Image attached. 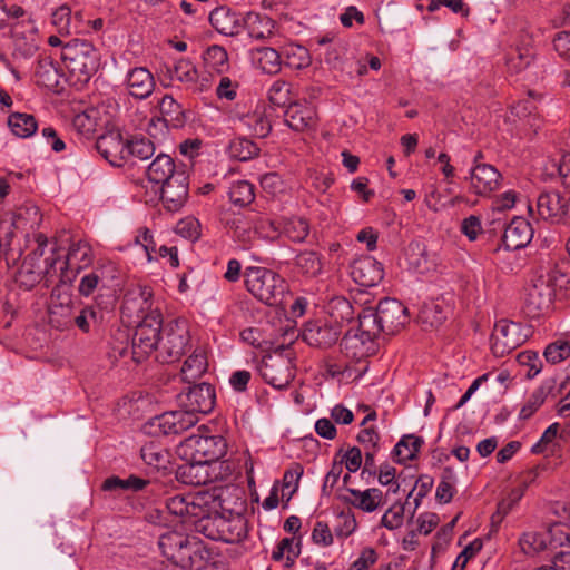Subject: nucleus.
I'll use <instances>...</instances> for the list:
<instances>
[{"mask_svg":"<svg viewBox=\"0 0 570 570\" xmlns=\"http://www.w3.org/2000/svg\"><path fill=\"white\" fill-rule=\"evenodd\" d=\"M216 402V393L208 383L196 384L186 393L185 405L187 410L168 411L149 420V433L163 435H177L191 428L198 421V413H209Z\"/></svg>","mask_w":570,"mask_h":570,"instance_id":"obj_1","label":"nucleus"},{"mask_svg":"<svg viewBox=\"0 0 570 570\" xmlns=\"http://www.w3.org/2000/svg\"><path fill=\"white\" fill-rule=\"evenodd\" d=\"M136 330L130 335L127 328H119L112 336L110 356L121 358L131 356L136 363L142 362L155 348L159 347L163 317L159 311H151L137 321Z\"/></svg>","mask_w":570,"mask_h":570,"instance_id":"obj_2","label":"nucleus"},{"mask_svg":"<svg viewBox=\"0 0 570 570\" xmlns=\"http://www.w3.org/2000/svg\"><path fill=\"white\" fill-rule=\"evenodd\" d=\"M356 304L360 307L365 305L357 313L366 340L377 337L382 332L394 334L409 321L407 308L395 298H383L376 305H368L367 299H361Z\"/></svg>","mask_w":570,"mask_h":570,"instance_id":"obj_3","label":"nucleus"},{"mask_svg":"<svg viewBox=\"0 0 570 570\" xmlns=\"http://www.w3.org/2000/svg\"><path fill=\"white\" fill-rule=\"evenodd\" d=\"M227 444L222 435H202L195 434L185 439L179 451L190 464L185 468L188 474L195 479L189 480L190 483L205 484L209 481L206 474L199 475L200 470L207 464L218 461L226 454Z\"/></svg>","mask_w":570,"mask_h":570,"instance_id":"obj_4","label":"nucleus"},{"mask_svg":"<svg viewBox=\"0 0 570 570\" xmlns=\"http://www.w3.org/2000/svg\"><path fill=\"white\" fill-rule=\"evenodd\" d=\"M243 276L246 289L256 299L269 306L283 303L288 286L279 274L262 266H247Z\"/></svg>","mask_w":570,"mask_h":570,"instance_id":"obj_5","label":"nucleus"},{"mask_svg":"<svg viewBox=\"0 0 570 570\" xmlns=\"http://www.w3.org/2000/svg\"><path fill=\"white\" fill-rule=\"evenodd\" d=\"M62 60L78 81L86 82L98 70L100 56L88 41L75 39L62 48Z\"/></svg>","mask_w":570,"mask_h":570,"instance_id":"obj_6","label":"nucleus"},{"mask_svg":"<svg viewBox=\"0 0 570 570\" xmlns=\"http://www.w3.org/2000/svg\"><path fill=\"white\" fill-rule=\"evenodd\" d=\"M158 546L164 557L184 569H193L199 557V548L195 539H189L186 534L177 531L163 533L159 537Z\"/></svg>","mask_w":570,"mask_h":570,"instance_id":"obj_7","label":"nucleus"},{"mask_svg":"<svg viewBox=\"0 0 570 570\" xmlns=\"http://www.w3.org/2000/svg\"><path fill=\"white\" fill-rule=\"evenodd\" d=\"M258 371L264 382L272 387L286 389L295 377L293 353L282 350L264 356Z\"/></svg>","mask_w":570,"mask_h":570,"instance_id":"obj_8","label":"nucleus"},{"mask_svg":"<svg viewBox=\"0 0 570 570\" xmlns=\"http://www.w3.org/2000/svg\"><path fill=\"white\" fill-rule=\"evenodd\" d=\"M190 342L188 323L183 318L167 322L161 330L158 357L163 362H174L180 358Z\"/></svg>","mask_w":570,"mask_h":570,"instance_id":"obj_9","label":"nucleus"},{"mask_svg":"<svg viewBox=\"0 0 570 570\" xmlns=\"http://www.w3.org/2000/svg\"><path fill=\"white\" fill-rule=\"evenodd\" d=\"M207 497L197 494H175L165 498V507L167 511L179 518L181 522H206L204 529L208 527L210 520L207 518L209 510L207 509Z\"/></svg>","mask_w":570,"mask_h":570,"instance_id":"obj_10","label":"nucleus"},{"mask_svg":"<svg viewBox=\"0 0 570 570\" xmlns=\"http://www.w3.org/2000/svg\"><path fill=\"white\" fill-rule=\"evenodd\" d=\"M11 46L14 58L29 59L38 50L40 38L38 27L31 19L16 21L10 26Z\"/></svg>","mask_w":570,"mask_h":570,"instance_id":"obj_11","label":"nucleus"},{"mask_svg":"<svg viewBox=\"0 0 570 570\" xmlns=\"http://www.w3.org/2000/svg\"><path fill=\"white\" fill-rule=\"evenodd\" d=\"M151 298L153 293L149 287L141 285L130 287L124 296L121 317L129 323H136L151 311H158L153 308Z\"/></svg>","mask_w":570,"mask_h":570,"instance_id":"obj_12","label":"nucleus"},{"mask_svg":"<svg viewBox=\"0 0 570 570\" xmlns=\"http://www.w3.org/2000/svg\"><path fill=\"white\" fill-rule=\"evenodd\" d=\"M552 298V287L547 281L539 278L525 288L523 309L529 317L538 318L550 309Z\"/></svg>","mask_w":570,"mask_h":570,"instance_id":"obj_13","label":"nucleus"},{"mask_svg":"<svg viewBox=\"0 0 570 570\" xmlns=\"http://www.w3.org/2000/svg\"><path fill=\"white\" fill-rule=\"evenodd\" d=\"M188 170H180L173 180L160 185V199L166 210L176 213L184 207L188 198Z\"/></svg>","mask_w":570,"mask_h":570,"instance_id":"obj_14","label":"nucleus"},{"mask_svg":"<svg viewBox=\"0 0 570 570\" xmlns=\"http://www.w3.org/2000/svg\"><path fill=\"white\" fill-rule=\"evenodd\" d=\"M233 121L238 129L253 137L265 138L272 130V124L264 106L257 105L247 112L236 111L233 115Z\"/></svg>","mask_w":570,"mask_h":570,"instance_id":"obj_15","label":"nucleus"},{"mask_svg":"<svg viewBox=\"0 0 570 570\" xmlns=\"http://www.w3.org/2000/svg\"><path fill=\"white\" fill-rule=\"evenodd\" d=\"M567 200L557 190L543 191L537 199L540 218L552 224H566Z\"/></svg>","mask_w":570,"mask_h":570,"instance_id":"obj_16","label":"nucleus"},{"mask_svg":"<svg viewBox=\"0 0 570 570\" xmlns=\"http://www.w3.org/2000/svg\"><path fill=\"white\" fill-rule=\"evenodd\" d=\"M532 237L533 230L530 223L523 217L515 216L505 227L501 243L504 244L507 252H518L523 249Z\"/></svg>","mask_w":570,"mask_h":570,"instance_id":"obj_17","label":"nucleus"},{"mask_svg":"<svg viewBox=\"0 0 570 570\" xmlns=\"http://www.w3.org/2000/svg\"><path fill=\"white\" fill-rule=\"evenodd\" d=\"M125 86L130 97L137 100H145L153 95L156 81L147 68L134 67L126 73Z\"/></svg>","mask_w":570,"mask_h":570,"instance_id":"obj_18","label":"nucleus"},{"mask_svg":"<svg viewBox=\"0 0 570 570\" xmlns=\"http://www.w3.org/2000/svg\"><path fill=\"white\" fill-rule=\"evenodd\" d=\"M92 253L91 247L86 242L73 243L66 256V261L60 263L61 282L71 283L73 276H69L70 272L79 273L91 264Z\"/></svg>","mask_w":570,"mask_h":570,"instance_id":"obj_19","label":"nucleus"},{"mask_svg":"<svg viewBox=\"0 0 570 570\" xmlns=\"http://www.w3.org/2000/svg\"><path fill=\"white\" fill-rule=\"evenodd\" d=\"M98 153L112 166L120 167L128 160L127 140L119 134L102 135L96 142Z\"/></svg>","mask_w":570,"mask_h":570,"instance_id":"obj_20","label":"nucleus"},{"mask_svg":"<svg viewBox=\"0 0 570 570\" xmlns=\"http://www.w3.org/2000/svg\"><path fill=\"white\" fill-rule=\"evenodd\" d=\"M217 527V534L207 533L206 535L213 540H220L224 542H238L246 537L247 523L240 512L235 513L232 519L226 520L224 517L214 519Z\"/></svg>","mask_w":570,"mask_h":570,"instance_id":"obj_21","label":"nucleus"},{"mask_svg":"<svg viewBox=\"0 0 570 570\" xmlns=\"http://www.w3.org/2000/svg\"><path fill=\"white\" fill-rule=\"evenodd\" d=\"M353 279L361 286L372 287L377 285L384 277V269L380 262L366 256L356 259L351 267Z\"/></svg>","mask_w":570,"mask_h":570,"instance_id":"obj_22","label":"nucleus"},{"mask_svg":"<svg viewBox=\"0 0 570 570\" xmlns=\"http://www.w3.org/2000/svg\"><path fill=\"white\" fill-rule=\"evenodd\" d=\"M336 326L322 321L308 322L303 330V340L311 346L328 347L338 340Z\"/></svg>","mask_w":570,"mask_h":570,"instance_id":"obj_23","label":"nucleus"},{"mask_svg":"<svg viewBox=\"0 0 570 570\" xmlns=\"http://www.w3.org/2000/svg\"><path fill=\"white\" fill-rule=\"evenodd\" d=\"M180 170H187L186 166L181 164L177 165L171 156L160 153L148 165L146 173L149 181L163 185L173 180L174 175L178 174Z\"/></svg>","mask_w":570,"mask_h":570,"instance_id":"obj_24","label":"nucleus"},{"mask_svg":"<svg viewBox=\"0 0 570 570\" xmlns=\"http://www.w3.org/2000/svg\"><path fill=\"white\" fill-rule=\"evenodd\" d=\"M285 122L295 131H304L316 125V111L313 106L289 102L285 111Z\"/></svg>","mask_w":570,"mask_h":570,"instance_id":"obj_25","label":"nucleus"},{"mask_svg":"<svg viewBox=\"0 0 570 570\" xmlns=\"http://www.w3.org/2000/svg\"><path fill=\"white\" fill-rule=\"evenodd\" d=\"M159 111L161 114L160 118L157 120L151 119L149 124L148 131L150 135L153 134L151 128L156 127L158 124L164 127H181L185 122L184 110L181 106L170 95H165L159 104Z\"/></svg>","mask_w":570,"mask_h":570,"instance_id":"obj_26","label":"nucleus"},{"mask_svg":"<svg viewBox=\"0 0 570 570\" xmlns=\"http://www.w3.org/2000/svg\"><path fill=\"white\" fill-rule=\"evenodd\" d=\"M358 326L356 330L348 331L341 341V347L347 355L355 358L366 356L373 350V341L376 337L366 340V334L361 327V316L357 313Z\"/></svg>","mask_w":570,"mask_h":570,"instance_id":"obj_27","label":"nucleus"},{"mask_svg":"<svg viewBox=\"0 0 570 570\" xmlns=\"http://www.w3.org/2000/svg\"><path fill=\"white\" fill-rule=\"evenodd\" d=\"M52 255L43 259V268L36 267L26 262L22 263L18 274V282L27 289L36 286L45 276H51L56 273L57 257L55 256V248L51 249Z\"/></svg>","mask_w":570,"mask_h":570,"instance_id":"obj_28","label":"nucleus"},{"mask_svg":"<svg viewBox=\"0 0 570 570\" xmlns=\"http://www.w3.org/2000/svg\"><path fill=\"white\" fill-rule=\"evenodd\" d=\"M243 18L228 8L218 7L210 12L209 22L219 33L236 36L243 30Z\"/></svg>","mask_w":570,"mask_h":570,"instance_id":"obj_29","label":"nucleus"},{"mask_svg":"<svg viewBox=\"0 0 570 570\" xmlns=\"http://www.w3.org/2000/svg\"><path fill=\"white\" fill-rule=\"evenodd\" d=\"M514 364L529 367L528 372L525 373V376L528 379H533L534 376H537L542 368V363L537 352H519L515 355L509 357L503 363H501V383L509 379V368L512 367Z\"/></svg>","mask_w":570,"mask_h":570,"instance_id":"obj_30","label":"nucleus"},{"mask_svg":"<svg viewBox=\"0 0 570 570\" xmlns=\"http://www.w3.org/2000/svg\"><path fill=\"white\" fill-rule=\"evenodd\" d=\"M538 471L529 470L517 478L508 492L507 498L501 500V520L511 512L524 494L525 489L535 481Z\"/></svg>","mask_w":570,"mask_h":570,"instance_id":"obj_31","label":"nucleus"},{"mask_svg":"<svg viewBox=\"0 0 570 570\" xmlns=\"http://www.w3.org/2000/svg\"><path fill=\"white\" fill-rule=\"evenodd\" d=\"M499 184V174L493 166L476 165L471 171V187L479 195H488L495 190Z\"/></svg>","mask_w":570,"mask_h":570,"instance_id":"obj_32","label":"nucleus"},{"mask_svg":"<svg viewBox=\"0 0 570 570\" xmlns=\"http://www.w3.org/2000/svg\"><path fill=\"white\" fill-rule=\"evenodd\" d=\"M346 492L350 497H345V501L364 512L375 511L383 500V493L377 488H371L364 491L348 488Z\"/></svg>","mask_w":570,"mask_h":570,"instance_id":"obj_33","label":"nucleus"},{"mask_svg":"<svg viewBox=\"0 0 570 570\" xmlns=\"http://www.w3.org/2000/svg\"><path fill=\"white\" fill-rule=\"evenodd\" d=\"M244 28L247 30L250 38L263 40L274 33L275 22L266 14L248 12L243 18V29Z\"/></svg>","mask_w":570,"mask_h":570,"instance_id":"obj_34","label":"nucleus"},{"mask_svg":"<svg viewBox=\"0 0 570 570\" xmlns=\"http://www.w3.org/2000/svg\"><path fill=\"white\" fill-rule=\"evenodd\" d=\"M406 262L410 272L416 275H426L431 273L435 264L429 257L425 246L421 243H411L406 249Z\"/></svg>","mask_w":570,"mask_h":570,"instance_id":"obj_35","label":"nucleus"},{"mask_svg":"<svg viewBox=\"0 0 570 570\" xmlns=\"http://www.w3.org/2000/svg\"><path fill=\"white\" fill-rule=\"evenodd\" d=\"M62 73L52 59L46 57L38 60L35 70V80L37 85L50 90H57L60 85Z\"/></svg>","mask_w":570,"mask_h":570,"instance_id":"obj_36","label":"nucleus"},{"mask_svg":"<svg viewBox=\"0 0 570 570\" xmlns=\"http://www.w3.org/2000/svg\"><path fill=\"white\" fill-rule=\"evenodd\" d=\"M544 100V96L540 92L529 90L527 98L519 100L510 107L509 115L505 118L507 122L515 124L517 120H522L531 116L539 105Z\"/></svg>","mask_w":570,"mask_h":570,"instance_id":"obj_37","label":"nucleus"},{"mask_svg":"<svg viewBox=\"0 0 570 570\" xmlns=\"http://www.w3.org/2000/svg\"><path fill=\"white\" fill-rule=\"evenodd\" d=\"M253 63L263 72L275 75L281 70L282 57L277 50L271 47H262L252 50Z\"/></svg>","mask_w":570,"mask_h":570,"instance_id":"obj_38","label":"nucleus"},{"mask_svg":"<svg viewBox=\"0 0 570 570\" xmlns=\"http://www.w3.org/2000/svg\"><path fill=\"white\" fill-rule=\"evenodd\" d=\"M527 335L522 334L520 324L501 320V355L510 354L524 343Z\"/></svg>","mask_w":570,"mask_h":570,"instance_id":"obj_39","label":"nucleus"},{"mask_svg":"<svg viewBox=\"0 0 570 570\" xmlns=\"http://www.w3.org/2000/svg\"><path fill=\"white\" fill-rule=\"evenodd\" d=\"M204 66L210 72L223 75L229 69L227 51L217 45L209 46L203 53Z\"/></svg>","mask_w":570,"mask_h":570,"instance_id":"obj_40","label":"nucleus"},{"mask_svg":"<svg viewBox=\"0 0 570 570\" xmlns=\"http://www.w3.org/2000/svg\"><path fill=\"white\" fill-rule=\"evenodd\" d=\"M8 126L11 132L19 138H29L38 129L36 118L26 112H13L8 117Z\"/></svg>","mask_w":570,"mask_h":570,"instance_id":"obj_41","label":"nucleus"},{"mask_svg":"<svg viewBox=\"0 0 570 570\" xmlns=\"http://www.w3.org/2000/svg\"><path fill=\"white\" fill-rule=\"evenodd\" d=\"M167 72L171 80H177L188 88L195 86L198 80L197 67L188 59L177 60Z\"/></svg>","mask_w":570,"mask_h":570,"instance_id":"obj_42","label":"nucleus"},{"mask_svg":"<svg viewBox=\"0 0 570 570\" xmlns=\"http://www.w3.org/2000/svg\"><path fill=\"white\" fill-rule=\"evenodd\" d=\"M41 223L39 208L32 204L18 207L12 216V226L16 229H33Z\"/></svg>","mask_w":570,"mask_h":570,"instance_id":"obj_43","label":"nucleus"},{"mask_svg":"<svg viewBox=\"0 0 570 570\" xmlns=\"http://www.w3.org/2000/svg\"><path fill=\"white\" fill-rule=\"evenodd\" d=\"M554 386L556 382L553 380H547L535 389L521 409L520 417L529 419L544 403L548 395L553 392Z\"/></svg>","mask_w":570,"mask_h":570,"instance_id":"obj_44","label":"nucleus"},{"mask_svg":"<svg viewBox=\"0 0 570 570\" xmlns=\"http://www.w3.org/2000/svg\"><path fill=\"white\" fill-rule=\"evenodd\" d=\"M327 313L333 322L344 324L353 321L355 308L347 298L337 296L328 302Z\"/></svg>","mask_w":570,"mask_h":570,"instance_id":"obj_45","label":"nucleus"},{"mask_svg":"<svg viewBox=\"0 0 570 570\" xmlns=\"http://www.w3.org/2000/svg\"><path fill=\"white\" fill-rule=\"evenodd\" d=\"M207 370V360L202 351H195L181 366V377L185 382H193L200 377Z\"/></svg>","mask_w":570,"mask_h":570,"instance_id":"obj_46","label":"nucleus"},{"mask_svg":"<svg viewBox=\"0 0 570 570\" xmlns=\"http://www.w3.org/2000/svg\"><path fill=\"white\" fill-rule=\"evenodd\" d=\"M51 23L60 36L78 33V23L72 21L70 7L62 4L51 14Z\"/></svg>","mask_w":570,"mask_h":570,"instance_id":"obj_47","label":"nucleus"},{"mask_svg":"<svg viewBox=\"0 0 570 570\" xmlns=\"http://www.w3.org/2000/svg\"><path fill=\"white\" fill-rule=\"evenodd\" d=\"M140 455L146 464L155 469H166L169 463V452L154 442L145 444L140 450Z\"/></svg>","mask_w":570,"mask_h":570,"instance_id":"obj_48","label":"nucleus"},{"mask_svg":"<svg viewBox=\"0 0 570 570\" xmlns=\"http://www.w3.org/2000/svg\"><path fill=\"white\" fill-rule=\"evenodd\" d=\"M254 223L253 212L235 217L232 220L233 236L244 244L250 243L257 237L256 233H254Z\"/></svg>","mask_w":570,"mask_h":570,"instance_id":"obj_49","label":"nucleus"},{"mask_svg":"<svg viewBox=\"0 0 570 570\" xmlns=\"http://www.w3.org/2000/svg\"><path fill=\"white\" fill-rule=\"evenodd\" d=\"M35 242L37 247L24 258L23 262L36 267L43 268V259L52 255V248H55V256L58 258L57 263L60 261V255L57 254L56 244L48 248L49 240L43 234H36Z\"/></svg>","mask_w":570,"mask_h":570,"instance_id":"obj_50","label":"nucleus"},{"mask_svg":"<svg viewBox=\"0 0 570 570\" xmlns=\"http://www.w3.org/2000/svg\"><path fill=\"white\" fill-rule=\"evenodd\" d=\"M227 151L230 158L247 161L258 155L259 148L252 140L237 137L230 140Z\"/></svg>","mask_w":570,"mask_h":570,"instance_id":"obj_51","label":"nucleus"},{"mask_svg":"<svg viewBox=\"0 0 570 570\" xmlns=\"http://www.w3.org/2000/svg\"><path fill=\"white\" fill-rule=\"evenodd\" d=\"M423 441L414 435L403 436L394 446V455L397 462H406L413 460L420 451Z\"/></svg>","mask_w":570,"mask_h":570,"instance_id":"obj_52","label":"nucleus"},{"mask_svg":"<svg viewBox=\"0 0 570 570\" xmlns=\"http://www.w3.org/2000/svg\"><path fill=\"white\" fill-rule=\"evenodd\" d=\"M285 63L293 69H304L311 65L308 50L296 43H289L284 48Z\"/></svg>","mask_w":570,"mask_h":570,"instance_id":"obj_53","label":"nucleus"},{"mask_svg":"<svg viewBox=\"0 0 570 570\" xmlns=\"http://www.w3.org/2000/svg\"><path fill=\"white\" fill-rule=\"evenodd\" d=\"M253 217L255 219L254 233H256L257 237L273 240L279 236L281 228L269 216L253 212Z\"/></svg>","mask_w":570,"mask_h":570,"instance_id":"obj_54","label":"nucleus"},{"mask_svg":"<svg viewBox=\"0 0 570 570\" xmlns=\"http://www.w3.org/2000/svg\"><path fill=\"white\" fill-rule=\"evenodd\" d=\"M296 267L304 275L314 277L321 273L323 264L317 253L305 250L296 256Z\"/></svg>","mask_w":570,"mask_h":570,"instance_id":"obj_55","label":"nucleus"},{"mask_svg":"<svg viewBox=\"0 0 570 570\" xmlns=\"http://www.w3.org/2000/svg\"><path fill=\"white\" fill-rule=\"evenodd\" d=\"M149 484V481L141 478L130 475L128 479H120L118 476H111L105 480L102 489L105 491L114 490H132L139 491L145 489Z\"/></svg>","mask_w":570,"mask_h":570,"instance_id":"obj_56","label":"nucleus"},{"mask_svg":"<svg viewBox=\"0 0 570 570\" xmlns=\"http://www.w3.org/2000/svg\"><path fill=\"white\" fill-rule=\"evenodd\" d=\"M228 195L235 205H249L255 198L254 186L247 180L235 181L230 185Z\"/></svg>","mask_w":570,"mask_h":570,"instance_id":"obj_57","label":"nucleus"},{"mask_svg":"<svg viewBox=\"0 0 570 570\" xmlns=\"http://www.w3.org/2000/svg\"><path fill=\"white\" fill-rule=\"evenodd\" d=\"M520 546L527 554H534L549 550L547 530L524 533L520 539Z\"/></svg>","mask_w":570,"mask_h":570,"instance_id":"obj_58","label":"nucleus"},{"mask_svg":"<svg viewBox=\"0 0 570 570\" xmlns=\"http://www.w3.org/2000/svg\"><path fill=\"white\" fill-rule=\"evenodd\" d=\"M128 159L135 158L139 160H147L155 154V145L151 140L145 137H135L127 141Z\"/></svg>","mask_w":570,"mask_h":570,"instance_id":"obj_59","label":"nucleus"},{"mask_svg":"<svg viewBox=\"0 0 570 570\" xmlns=\"http://www.w3.org/2000/svg\"><path fill=\"white\" fill-rule=\"evenodd\" d=\"M282 230L291 240L299 243L307 237L309 226L304 218L292 217L284 222Z\"/></svg>","mask_w":570,"mask_h":570,"instance_id":"obj_60","label":"nucleus"},{"mask_svg":"<svg viewBox=\"0 0 570 570\" xmlns=\"http://www.w3.org/2000/svg\"><path fill=\"white\" fill-rule=\"evenodd\" d=\"M546 361L550 364H558L570 357V341L557 340L548 344L543 351Z\"/></svg>","mask_w":570,"mask_h":570,"instance_id":"obj_61","label":"nucleus"},{"mask_svg":"<svg viewBox=\"0 0 570 570\" xmlns=\"http://www.w3.org/2000/svg\"><path fill=\"white\" fill-rule=\"evenodd\" d=\"M454 474L449 468L444 469L442 479L438 484L435 497L442 503L451 501L454 493Z\"/></svg>","mask_w":570,"mask_h":570,"instance_id":"obj_62","label":"nucleus"},{"mask_svg":"<svg viewBox=\"0 0 570 570\" xmlns=\"http://www.w3.org/2000/svg\"><path fill=\"white\" fill-rule=\"evenodd\" d=\"M101 318V313L94 306L83 307L79 315L75 317V324L77 327L83 333H88L92 325L99 323Z\"/></svg>","mask_w":570,"mask_h":570,"instance_id":"obj_63","label":"nucleus"},{"mask_svg":"<svg viewBox=\"0 0 570 570\" xmlns=\"http://www.w3.org/2000/svg\"><path fill=\"white\" fill-rule=\"evenodd\" d=\"M291 85L284 80H276L268 90V98L273 105L286 106L289 100Z\"/></svg>","mask_w":570,"mask_h":570,"instance_id":"obj_64","label":"nucleus"}]
</instances>
